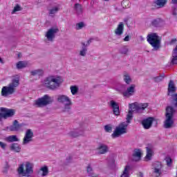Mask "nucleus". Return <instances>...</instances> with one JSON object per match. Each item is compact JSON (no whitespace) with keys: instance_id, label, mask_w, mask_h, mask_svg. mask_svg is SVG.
Here are the masks:
<instances>
[{"instance_id":"nucleus-1","label":"nucleus","mask_w":177,"mask_h":177,"mask_svg":"<svg viewBox=\"0 0 177 177\" xmlns=\"http://www.w3.org/2000/svg\"><path fill=\"white\" fill-rule=\"evenodd\" d=\"M149 107V103H140L138 104L137 102L130 104H129V113L127 115V121L126 122L120 123L118 127H116L115 131L111 134V137L113 139H115V138H120L121 135H124V133H127V129L128 128V124H131V120L133 117V113H143L145 109Z\"/></svg>"},{"instance_id":"nucleus-2","label":"nucleus","mask_w":177,"mask_h":177,"mask_svg":"<svg viewBox=\"0 0 177 177\" xmlns=\"http://www.w3.org/2000/svg\"><path fill=\"white\" fill-rule=\"evenodd\" d=\"M20 85V79L19 77H14L11 82L6 86H3L1 89V96L8 97L10 95H13L16 92V88Z\"/></svg>"},{"instance_id":"nucleus-3","label":"nucleus","mask_w":177,"mask_h":177,"mask_svg":"<svg viewBox=\"0 0 177 177\" xmlns=\"http://www.w3.org/2000/svg\"><path fill=\"white\" fill-rule=\"evenodd\" d=\"M62 78L56 76H49L44 80V86L48 89L55 91L62 84Z\"/></svg>"},{"instance_id":"nucleus-4","label":"nucleus","mask_w":177,"mask_h":177,"mask_svg":"<svg viewBox=\"0 0 177 177\" xmlns=\"http://www.w3.org/2000/svg\"><path fill=\"white\" fill-rule=\"evenodd\" d=\"M57 102L63 106L64 113H70L71 107H73V101L71 98L66 95H59L57 97Z\"/></svg>"},{"instance_id":"nucleus-5","label":"nucleus","mask_w":177,"mask_h":177,"mask_svg":"<svg viewBox=\"0 0 177 177\" xmlns=\"http://www.w3.org/2000/svg\"><path fill=\"white\" fill-rule=\"evenodd\" d=\"M32 168H34V165L30 162H26L25 165L24 163H21L19 165L17 168L18 175L28 177L34 172Z\"/></svg>"},{"instance_id":"nucleus-6","label":"nucleus","mask_w":177,"mask_h":177,"mask_svg":"<svg viewBox=\"0 0 177 177\" xmlns=\"http://www.w3.org/2000/svg\"><path fill=\"white\" fill-rule=\"evenodd\" d=\"M174 114H175V109L172 106H167L166 108L165 120L164 122V128L169 129L174 127L175 121L174 120Z\"/></svg>"},{"instance_id":"nucleus-7","label":"nucleus","mask_w":177,"mask_h":177,"mask_svg":"<svg viewBox=\"0 0 177 177\" xmlns=\"http://www.w3.org/2000/svg\"><path fill=\"white\" fill-rule=\"evenodd\" d=\"M53 102V97H50L48 95H45L44 96L35 101V106H36V107H45V106L50 104V103H52Z\"/></svg>"},{"instance_id":"nucleus-8","label":"nucleus","mask_w":177,"mask_h":177,"mask_svg":"<svg viewBox=\"0 0 177 177\" xmlns=\"http://www.w3.org/2000/svg\"><path fill=\"white\" fill-rule=\"evenodd\" d=\"M147 41L156 50H158L160 48V39H158V35L156 33H151L147 35Z\"/></svg>"},{"instance_id":"nucleus-9","label":"nucleus","mask_w":177,"mask_h":177,"mask_svg":"<svg viewBox=\"0 0 177 177\" xmlns=\"http://www.w3.org/2000/svg\"><path fill=\"white\" fill-rule=\"evenodd\" d=\"M57 32H59V28L57 26H53L49 28L45 34L46 38V41L53 42V39H55Z\"/></svg>"},{"instance_id":"nucleus-10","label":"nucleus","mask_w":177,"mask_h":177,"mask_svg":"<svg viewBox=\"0 0 177 177\" xmlns=\"http://www.w3.org/2000/svg\"><path fill=\"white\" fill-rule=\"evenodd\" d=\"M152 170L156 177L160 176L162 174V164L160 162H154L152 163Z\"/></svg>"},{"instance_id":"nucleus-11","label":"nucleus","mask_w":177,"mask_h":177,"mask_svg":"<svg viewBox=\"0 0 177 177\" xmlns=\"http://www.w3.org/2000/svg\"><path fill=\"white\" fill-rule=\"evenodd\" d=\"M0 111L1 113H4V120H8V118H12L16 114V110L13 109H7V108H3L1 107L0 108Z\"/></svg>"},{"instance_id":"nucleus-12","label":"nucleus","mask_w":177,"mask_h":177,"mask_svg":"<svg viewBox=\"0 0 177 177\" xmlns=\"http://www.w3.org/2000/svg\"><path fill=\"white\" fill-rule=\"evenodd\" d=\"M32 138H34V132L31 129L26 130L25 136L23 139V145H28L30 142H32Z\"/></svg>"},{"instance_id":"nucleus-13","label":"nucleus","mask_w":177,"mask_h":177,"mask_svg":"<svg viewBox=\"0 0 177 177\" xmlns=\"http://www.w3.org/2000/svg\"><path fill=\"white\" fill-rule=\"evenodd\" d=\"M20 128H21V125L19 124V121H17V120H15L12 122V124L10 127H6L4 131H9L10 132H18V131H20Z\"/></svg>"},{"instance_id":"nucleus-14","label":"nucleus","mask_w":177,"mask_h":177,"mask_svg":"<svg viewBox=\"0 0 177 177\" xmlns=\"http://www.w3.org/2000/svg\"><path fill=\"white\" fill-rule=\"evenodd\" d=\"M168 0H153L151 3L152 9H161L164 8Z\"/></svg>"},{"instance_id":"nucleus-15","label":"nucleus","mask_w":177,"mask_h":177,"mask_svg":"<svg viewBox=\"0 0 177 177\" xmlns=\"http://www.w3.org/2000/svg\"><path fill=\"white\" fill-rule=\"evenodd\" d=\"M136 85L131 84L127 88V91L122 93L123 96L125 97H131V96H133L136 92Z\"/></svg>"},{"instance_id":"nucleus-16","label":"nucleus","mask_w":177,"mask_h":177,"mask_svg":"<svg viewBox=\"0 0 177 177\" xmlns=\"http://www.w3.org/2000/svg\"><path fill=\"white\" fill-rule=\"evenodd\" d=\"M110 106L113 109V112L115 115H120V106L114 100L110 101Z\"/></svg>"},{"instance_id":"nucleus-17","label":"nucleus","mask_w":177,"mask_h":177,"mask_svg":"<svg viewBox=\"0 0 177 177\" xmlns=\"http://www.w3.org/2000/svg\"><path fill=\"white\" fill-rule=\"evenodd\" d=\"M142 158V150L140 149H135L133 151L132 160L133 161H140Z\"/></svg>"},{"instance_id":"nucleus-18","label":"nucleus","mask_w":177,"mask_h":177,"mask_svg":"<svg viewBox=\"0 0 177 177\" xmlns=\"http://www.w3.org/2000/svg\"><path fill=\"white\" fill-rule=\"evenodd\" d=\"M97 150L98 154H106V153H109V146L106 144L100 143Z\"/></svg>"},{"instance_id":"nucleus-19","label":"nucleus","mask_w":177,"mask_h":177,"mask_svg":"<svg viewBox=\"0 0 177 177\" xmlns=\"http://www.w3.org/2000/svg\"><path fill=\"white\" fill-rule=\"evenodd\" d=\"M116 37H121L124 34V22H120L114 30Z\"/></svg>"},{"instance_id":"nucleus-20","label":"nucleus","mask_w":177,"mask_h":177,"mask_svg":"<svg viewBox=\"0 0 177 177\" xmlns=\"http://www.w3.org/2000/svg\"><path fill=\"white\" fill-rule=\"evenodd\" d=\"M153 121H154V118H147V119H144L142 124L145 129H150V128H151Z\"/></svg>"},{"instance_id":"nucleus-21","label":"nucleus","mask_w":177,"mask_h":177,"mask_svg":"<svg viewBox=\"0 0 177 177\" xmlns=\"http://www.w3.org/2000/svg\"><path fill=\"white\" fill-rule=\"evenodd\" d=\"M84 134V131L81 129H73L71 131L68 133L69 136H71V138H77V136H81V135Z\"/></svg>"},{"instance_id":"nucleus-22","label":"nucleus","mask_w":177,"mask_h":177,"mask_svg":"<svg viewBox=\"0 0 177 177\" xmlns=\"http://www.w3.org/2000/svg\"><path fill=\"white\" fill-rule=\"evenodd\" d=\"M82 48L79 52V55L82 57H85L86 56V53H88V45H85V42H82Z\"/></svg>"},{"instance_id":"nucleus-23","label":"nucleus","mask_w":177,"mask_h":177,"mask_svg":"<svg viewBox=\"0 0 177 177\" xmlns=\"http://www.w3.org/2000/svg\"><path fill=\"white\" fill-rule=\"evenodd\" d=\"M147 155L145 156L146 161H150L151 160V158L153 157V155L154 154V152L153 151V148L151 147H147Z\"/></svg>"},{"instance_id":"nucleus-24","label":"nucleus","mask_w":177,"mask_h":177,"mask_svg":"<svg viewBox=\"0 0 177 177\" xmlns=\"http://www.w3.org/2000/svg\"><path fill=\"white\" fill-rule=\"evenodd\" d=\"M86 172H87L88 176L89 177H99V175H97L96 173L93 171V168L91 165H88L86 167Z\"/></svg>"},{"instance_id":"nucleus-25","label":"nucleus","mask_w":177,"mask_h":177,"mask_svg":"<svg viewBox=\"0 0 177 177\" xmlns=\"http://www.w3.org/2000/svg\"><path fill=\"white\" fill-rule=\"evenodd\" d=\"M10 150H11V151H15V153H20V151H21V147L17 143H12L10 146Z\"/></svg>"},{"instance_id":"nucleus-26","label":"nucleus","mask_w":177,"mask_h":177,"mask_svg":"<svg viewBox=\"0 0 177 177\" xmlns=\"http://www.w3.org/2000/svg\"><path fill=\"white\" fill-rule=\"evenodd\" d=\"M5 140L9 143H13V142H19L20 140L17 138V136L12 135L6 138Z\"/></svg>"},{"instance_id":"nucleus-27","label":"nucleus","mask_w":177,"mask_h":177,"mask_svg":"<svg viewBox=\"0 0 177 177\" xmlns=\"http://www.w3.org/2000/svg\"><path fill=\"white\" fill-rule=\"evenodd\" d=\"M74 10L76 15L80 16V15H82L83 12L82 6L80 3H75L74 6Z\"/></svg>"},{"instance_id":"nucleus-28","label":"nucleus","mask_w":177,"mask_h":177,"mask_svg":"<svg viewBox=\"0 0 177 177\" xmlns=\"http://www.w3.org/2000/svg\"><path fill=\"white\" fill-rule=\"evenodd\" d=\"M171 64H177V46L173 50L172 59L171 62Z\"/></svg>"},{"instance_id":"nucleus-29","label":"nucleus","mask_w":177,"mask_h":177,"mask_svg":"<svg viewBox=\"0 0 177 177\" xmlns=\"http://www.w3.org/2000/svg\"><path fill=\"white\" fill-rule=\"evenodd\" d=\"M129 171H131V167L129 165L125 166L120 177H129Z\"/></svg>"},{"instance_id":"nucleus-30","label":"nucleus","mask_w":177,"mask_h":177,"mask_svg":"<svg viewBox=\"0 0 177 177\" xmlns=\"http://www.w3.org/2000/svg\"><path fill=\"white\" fill-rule=\"evenodd\" d=\"M151 24L153 27H161V24H162V20L159 18L153 19L151 22Z\"/></svg>"},{"instance_id":"nucleus-31","label":"nucleus","mask_w":177,"mask_h":177,"mask_svg":"<svg viewBox=\"0 0 177 177\" xmlns=\"http://www.w3.org/2000/svg\"><path fill=\"white\" fill-rule=\"evenodd\" d=\"M27 62L19 61L17 63V68H18V70H21V68H26V67H27Z\"/></svg>"},{"instance_id":"nucleus-32","label":"nucleus","mask_w":177,"mask_h":177,"mask_svg":"<svg viewBox=\"0 0 177 177\" xmlns=\"http://www.w3.org/2000/svg\"><path fill=\"white\" fill-rule=\"evenodd\" d=\"M176 91V87H175V84L174 81L170 80L168 86V92L171 93V92H175Z\"/></svg>"},{"instance_id":"nucleus-33","label":"nucleus","mask_w":177,"mask_h":177,"mask_svg":"<svg viewBox=\"0 0 177 177\" xmlns=\"http://www.w3.org/2000/svg\"><path fill=\"white\" fill-rule=\"evenodd\" d=\"M31 75L35 76V75H42L44 74V71L42 69H36L34 71H32L30 72Z\"/></svg>"},{"instance_id":"nucleus-34","label":"nucleus","mask_w":177,"mask_h":177,"mask_svg":"<svg viewBox=\"0 0 177 177\" xmlns=\"http://www.w3.org/2000/svg\"><path fill=\"white\" fill-rule=\"evenodd\" d=\"M40 171H42L41 176H48V174H49V169H48V166L41 167Z\"/></svg>"},{"instance_id":"nucleus-35","label":"nucleus","mask_w":177,"mask_h":177,"mask_svg":"<svg viewBox=\"0 0 177 177\" xmlns=\"http://www.w3.org/2000/svg\"><path fill=\"white\" fill-rule=\"evenodd\" d=\"M59 10H60V8H59V6H54L49 10V15H56Z\"/></svg>"},{"instance_id":"nucleus-36","label":"nucleus","mask_w":177,"mask_h":177,"mask_svg":"<svg viewBox=\"0 0 177 177\" xmlns=\"http://www.w3.org/2000/svg\"><path fill=\"white\" fill-rule=\"evenodd\" d=\"M121 6L124 9H127L131 6V3L129 0H123L121 3Z\"/></svg>"},{"instance_id":"nucleus-37","label":"nucleus","mask_w":177,"mask_h":177,"mask_svg":"<svg viewBox=\"0 0 177 177\" xmlns=\"http://www.w3.org/2000/svg\"><path fill=\"white\" fill-rule=\"evenodd\" d=\"M129 49L128 48V46H122V48H120V53H121V55H127V53H128Z\"/></svg>"},{"instance_id":"nucleus-38","label":"nucleus","mask_w":177,"mask_h":177,"mask_svg":"<svg viewBox=\"0 0 177 177\" xmlns=\"http://www.w3.org/2000/svg\"><path fill=\"white\" fill-rule=\"evenodd\" d=\"M124 81L128 85H129V84H131V82H132V80L131 79V77L128 74H126L124 75Z\"/></svg>"},{"instance_id":"nucleus-39","label":"nucleus","mask_w":177,"mask_h":177,"mask_svg":"<svg viewBox=\"0 0 177 177\" xmlns=\"http://www.w3.org/2000/svg\"><path fill=\"white\" fill-rule=\"evenodd\" d=\"M71 92L72 95H77V93H78V86H71Z\"/></svg>"},{"instance_id":"nucleus-40","label":"nucleus","mask_w":177,"mask_h":177,"mask_svg":"<svg viewBox=\"0 0 177 177\" xmlns=\"http://www.w3.org/2000/svg\"><path fill=\"white\" fill-rule=\"evenodd\" d=\"M85 27V24L84 22H80L78 24H76L75 29L76 30H82Z\"/></svg>"},{"instance_id":"nucleus-41","label":"nucleus","mask_w":177,"mask_h":177,"mask_svg":"<svg viewBox=\"0 0 177 177\" xmlns=\"http://www.w3.org/2000/svg\"><path fill=\"white\" fill-rule=\"evenodd\" d=\"M20 10H21V7L19 6V4H17L16 6L14 7L12 15L16 13V12H20Z\"/></svg>"},{"instance_id":"nucleus-42","label":"nucleus","mask_w":177,"mask_h":177,"mask_svg":"<svg viewBox=\"0 0 177 177\" xmlns=\"http://www.w3.org/2000/svg\"><path fill=\"white\" fill-rule=\"evenodd\" d=\"M164 80V75H160L154 77V82H161Z\"/></svg>"},{"instance_id":"nucleus-43","label":"nucleus","mask_w":177,"mask_h":177,"mask_svg":"<svg viewBox=\"0 0 177 177\" xmlns=\"http://www.w3.org/2000/svg\"><path fill=\"white\" fill-rule=\"evenodd\" d=\"M104 129L106 131V132H111V131H113V127H111L110 126V124H106L104 126Z\"/></svg>"},{"instance_id":"nucleus-44","label":"nucleus","mask_w":177,"mask_h":177,"mask_svg":"<svg viewBox=\"0 0 177 177\" xmlns=\"http://www.w3.org/2000/svg\"><path fill=\"white\" fill-rule=\"evenodd\" d=\"M166 162H167V165H168V167H171V164H172V159L169 157L166 158Z\"/></svg>"},{"instance_id":"nucleus-45","label":"nucleus","mask_w":177,"mask_h":177,"mask_svg":"<svg viewBox=\"0 0 177 177\" xmlns=\"http://www.w3.org/2000/svg\"><path fill=\"white\" fill-rule=\"evenodd\" d=\"M177 39H172L169 42V45H175L176 44Z\"/></svg>"},{"instance_id":"nucleus-46","label":"nucleus","mask_w":177,"mask_h":177,"mask_svg":"<svg viewBox=\"0 0 177 177\" xmlns=\"http://www.w3.org/2000/svg\"><path fill=\"white\" fill-rule=\"evenodd\" d=\"M173 15L174 16H176V15H177V6H174V7H173Z\"/></svg>"},{"instance_id":"nucleus-47","label":"nucleus","mask_w":177,"mask_h":177,"mask_svg":"<svg viewBox=\"0 0 177 177\" xmlns=\"http://www.w3.org/2000/svg\"><path fill=\"white\" fill-rule=\"evenodd\" d=\"M0 147H1V149L5 150V149H6V144H5L4 142H0Z\"/></svg>"},{"instance_id":"nucleus-48","label":"nucleus","mask_w":177,"mask_h":177,"mask_svg":"<svg viewBox=\"0 0 177 177\" xmlns=\"http://www.w3.org/2000/svg\"><path fill=\"white\" fill-rule=\"evenodd\" d=\"M93 40V39H90L87 41V44L85 45H87V46H89V45H91V44H92V41Z\"/></svg>"},{"instance_id":"nucleus-49","label":"nucleus","mask_w":177,"mask_h":177,"mask_svg":"<svg viewBox=\"0 0 177 177\" xmlns=\"http://www.w3.org/2000/svg\"><path fill=\"white\" fill-rule=\"evenodd\" d=\"M129 39H131V37H129V35H127L124 38L123 41H129Z\"/></svg>"},{"instance_id":"nucleus-50","label":"nucleus","mask_w":177,"mask_h":177,"mask_svg":"<svg viewBox=\"0 0 177 177\" xmlns=\"http://www.w3.org/2000/svg\"><path fill=\"white\" fill-rule=\"evenodd\" d=\"M3 115H5V112H3V113H0V118L5 119V116H3Z\"/></svg>"},{"instance_id":"nucleus-51","label":"nucleus","mask_w":177,"mask_h":177,"mask_svg":"<svg viewBox=\"0 0 177 177\" xmlns=\"http://www.w3.org/2000/svg\"><path fill=\"white\" fill-rule=\"evenodd\" d=\"M172 3H174L175 5V6H177L176 3H177V0H171Z\"/></svg>"},{"instance_id":"nucleus-52","label":"nucleus","mask_w":177,"mask_h":177,"mask_svg":"<svg viewBox=\"0 0 177 177\" xmlns=\"http://www.w3.org/2000/svg\"><path fill=\"white\" fill-rule=\"evenodd\" d=\"M139 176H140V177H143V173L140 172V173H139Z\"/></svg>"},{"instance_id":"nucleus-53","label":"nucleus","mask_w":177,"mask_h":177,"mask_svg":"<svg viewBox=\"0 0 177 177\" xmlns=\"http://www.w3.org/2000/svg\"><path fill=\"white\" fill-rule=\"evenodd\" d=\"M140 38L142 39V41H143V39H145L143 38V37H142V36H140Z\"/></svg>"}]
</instances>
